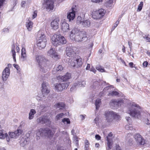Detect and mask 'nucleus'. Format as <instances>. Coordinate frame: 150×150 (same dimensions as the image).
<instances>
[{"label": "nucleus", "instance_id": "nucleus-32", "mask_svg": "<svg viewBox=\"0 0 150 150\" xmlns=\"http://www.w3.org/2000/svg\"><path fill=\"white\" fill-rule=\"evenodd\" d=\"M15 46L13 43L12 45L11 52L12 53V56L13 57V59L14 60L15 62H16V52L15 51Z\"/></svg>", "mask_w": 150, "mask_h": 150}, {"label": "nucleus", "instance_id": "nucleus-9", "mask_svg": "<svg viewBox=\"0 0 150 150\" xmlns=\"http://www.w3.org/2000/svg\"><path fill=\"white\" fill-rule=\"evenodd\" d=\"M124 101L122 99H120L119 100H111L110 105V107L112 108H117L119 106H120L123 103Z\"/></svg>", "mask_w": 150, "mask_h": 150}, {"label": "nucleus", "instance_id": "nucleus-17", "mask_svg": "<svg viewBox=\"0 0 150 150\" xmlns=\"http://www.w3.org/2000/svg\"><path fill=\"white\" fill-rule=\"evenodd\" d=\"M112 134L111 132L108 134L106 137V140L108 142V149H112L114 146L113 145H112L113 143L112 137Z\"/></svg>", "mask_w": 150, "mask_h": 150}, {"label": "nucleus", "instance_id": "nucleus-40", "mask_svg": "<svg viewBox=\"0 0 150 150\" xmlns=\"http://www.w3.org/2000/svg\"><path fill=\"white\" fill-rule=\"evenodd\" d=\"M96 69L101 72H105V69L102 68V67L100 65H97L96 67Z\"/></svg>", "mask_w": 150, "mask_h": 150}, {"label": "nucleus", "instance_id": "nucleus-59", "mask_svg": "<svg viewBox=\"0 0 150 150\" xmlns=\"http://www.w3.org/2000/svg\"><path fill=\"white\" fill-rule=\"evenodd\" d=\"M144 38L146 39L148 42H150V38L148 37L147 36L144 37Z\"/></svg>", "mask_w": 150, "mask_h": 150}, {"label": "nucleus", "instance_id": "nucleus-52", "mask_svg": "<svg viewBox=\"0 0 150 150\" xmlns=\"http://www.w3.org/2000/svg\"><path fill=\"white\" fill-rule=\"evenodd\" d=\"M103 0H92L91 1L93 2L99 3L102 1Z\"/></svg>", "mask_w": 150, "mask_h": 150}, {"label": "nucleus", "instance_id": "nucleus-51", "mask_svg": "<svg viewBox=\"0 0 150 150\" xmlns=\"http://www.w3.org/2000/svg\"><path fill=\"white\" fill-rule=\"evenodd\" d=\"M90 70L91 71H92L95 73L96 71V70L93 67H92V68L90 69Z\"/></svg>", "mask_w": 150, "mask_h": 150}, {"label": "nucleus", "instance_id": "nucleus-48", "mask_svg": "<svg viewBox=\"0 0 150 150\" xmlns=\"http://www.w3.org/2000/svg\"><path fill=\"white\" fill-rule=\"evenodd\" d=\"M113 0H108V1L107 2L106 4V6H110L113 2Z\"/></svg>", "mask_w": 150, "mask_h": 150}, {"label": "nucleus", "instance_id": "nucleus-61", "mask_svg": "<svg viewBox=\"0 0 150 150\" xmlns=\"http://www.w3.org/2000/svg\"><path fill=\"white\" fill-rule=\"evenodd\" d=\"M90 68V65L89 64H88L86 68V70H88Z\"/></svg>", "mask_w": 150, "mask_h": 150}, {"label": "nucleus", "instance_id": "nucleus-36", "mask_svg": "<svg viewBox=\"0 0 150 150\" xmlns=\"http://www.w3.org/2000/svg\"><path fill=\"white\" fill-rule=\"evenodd\" d=\"M56 106L57 108L62 109L65 107V105L63 103H59L56 104Z\"/></svg>", "mask_w": 150, "mask_h": 150}, {"label": "nucleus", "instance_id": "nucleus-10", "mask_svg": "<svg viewBox=\"0 0 150 150\" xmlns=\"http://www.w3.org/2000/svg\"><path fill=\"white\" fill-rule=\"evenodd\" d=\"M114 112L112 111H106L105 114V116L106 121L108 123H111L113 120Z\"/></svg>", "mask_w": 150, "mask_h": 150}, {"label": "nucleus", "instance_id": "nucleus-6", "mask_svg": "<svg viewBox=\"0 0 150 150\" xmlns=\"http://www.w3.org/2000/svg\"><path fill=\"white\" fill-rule=\"evenodd\" d=\"M44 1L43 5L48 11H50L53 9L54 5L52 0H44Z\"/></svg>", "mask_w": 150, "mask_h": 150}, {"label": "nucleus", "instance_id": "nucleus-2", "mask_svg": "<svg viewBox=\"0 0 150 150\" xmlns=\"http://www.w3.org/2000/svg\"><path fill=\"white\" fill-rule=\"evenodd\" d=\"M127 112L131 116L135 118H139L141 116L140 107L134 103H129L127 106Z\"/></svg>", "mask_w": 150, "mask_h": 150}, {"label": "nucleus", "instance_id": "nucleus-21", "mask_svg": "<svg viewBox=\"0 0 150 150\" xmlns=\"http://www.w3.org/2000/svg\"><path fill=\"white\" fill-rule=\"evenodd\" d=\"M48 54L49 55L52 56V58L55 60H57L59 58V56L58 55L57 53L55 52V50L52 48L48 51Z\"/></svg>", "mask_w": 150, "mask_h": 150}, {"label": "nucleus", "instance_id": "nucleus-27", "mask_svg": "<svg viewBox=\"0 0 150 150\" xmlns=\"http://www.w3.org/2000/svg\"><path fill=\"white\" fill-rule=\"evenodd\" d=\"M47 41V40L45 39L42 41L38 40L37 45L40 49L44 48L45 47Z\"/></svg>", "mask_w": 150, "mask_h": 150}, {"label": "nucleus", "instance_id": "nucleus-55", "mask_svg": "<svg viewBox=\"0 0 150 150\" xmlns=\"http://www.w3.org/2000/svg\"><path fill=\"white\" fill-rule=\"evenodd\" d=\"M148 64V62L146 61L144 62L143 64V66H144L146 67L147 66Z\"/></svg>", "mask_w": 150, "mask_h": 150}, {"label": "nucleus", "instance_id": "nucleus-25", "mask_svg": "<svg viewBox=\"0 0 150 150\" xmlns=\"http://www.w3.org/2000/svg\"><path fill=\"white\" fill-rule=\"evenodd\" d=\"M6 138V141L9 142L10 141V139L8 136V134L5 132L4 130H0V139H4Z\"/></svg>", "mask_w": 150, "mask_h": 150}, {"label": "nucleus", "instance_id": "nucleus-12", "mask_svg": "<svg viewBox=\"0 0 150 150\" xmlns=\"http://www.w3.org/2000/svg\"><path fill=\"white\" fill-rule=\"evenodd\" d=\"M69 83H57L55 84V89L57 91H61L67 88L69 86Z\"/></svg>", "mask_w": 150, "mask_h": 150}, {"label": "nucleus", "instance_id": "nucleus-31", "mask_svg": "<svg viewBox=\"0 0 150 150\" xmlns=\"http://www.w3.org/2000/svg\"><path fill=\"white\" fill-rule=\"evenodd\" d=\"M36 112L35 110L33 109H31L29 114V119H32L34 117V115L35 114Z\"/></svg>", "mask_w": 150, "mask_h": 150}, {"label": "nucleus", "instance_id": "nucleus-46", "mask_svg": "<svg viewBox=\"0 0 150 150\" xmlns=\"http://www.w3.org/2000/svg\"><path fill=\"white\" fill-rule=\"evenodd\" d=\"M125 128L127 130H132L133 129V128L132 125H126L125 127Z\"/></svg>", "mask_w": 150, "mask_h": 150}, {"label": "nucleus", "instance_id": "nucleus-60", "mask_svg": "<svg viewBox=\"0 0 150 150\" xmlns=\"http://www.w3.org/2000/svg\"><path fill=\"white\" fill-rule=\"evenodd\" d=\"M98 117H96L94 120V121L95 123H97V121L98 120Z\"/></svg>", "mask_w": 150, "mask_h": 150}, {"label": "nucleus", "instance_id": "nucleus-37", "mask_svg": "<svg viewBox=\"0 0 150 150\" xmlns=\"http://www.w3.org/2000/svg\"><path fill=\"white\" fill-rule=\"evenodd\" d=\"M101 100L100 99H97L96 100L95 105L96 110H98L100 107V104L101 103Z\"/></svg>", "mask_w": 150, "mask_h": 150}, {"label": "nucleus", "instance_id": "nucleus-58", "mask_svg": "<svg viewBox=\"0 0 150 150\" xmlns=\"http://www.w3.org/2000/svg\"><path fill=\"white\" fill-rule=\"evenodd\" d=\"M129 64L130 67L131 68L134 67L133 65H134L133 63L132 62H131L129 63Z\"/></svg>", "mask_w": 150, "mask_h": 150}, {"label": "nucleus", "instance_id": "nucleus-49", "mask_svg": "<svg viewBox=\"0 0 150 150\" xmlns=\"http://www.w3.org/2000/svg\"><path fill=\"white\" fill-rule=\"evenodd\" d=\"M37 11H35L33 13V14L32 16V18L34 19L37 16Z\"/></svg>", "mask_w": 150, "mask_h": 150}, {"label": "nucleus", "instance_id": "nucleus-34", "mask_svg": "<svg viewBox=\"0 0 150 150\" xmlns=\"http://www.w3.org/2000/svg\"><path fill=\"white\" fill-rule=\"evenodd\" d=\"M113 120H115L117 121H119L121 120L120 116L116 112H114Z\"/></svg>", "mask_w": 150, "mask_h": 150}, {"label": "nucleus", "instance_id": "nucleus-7", "mask_svg": "<svg viewBox=\"0 0 150 150\" xmlns=\"http://www.w3.org/2000/svg\"><path fill=\"white\" fill-rule=\"evenodd\" d=\"M41 92L44 96H46L50 92V87L48 83L43 82L42 86Z\"/></svg>", "mask_w": 150, "mask_h": 150}, {"label": "nucleus", "instance_id": "nucleus-54", "mask_svg": "<svg viewBox=\"0 0 150 150\" xmlns=\"http://www.w3.org/2000/svg\"><path fill=\"white\" fill-rule=\"evenodd\" d=\"M26 3V2L25 1H22L21 3V6L22 7H24L25 6V4Z\"/></svg>", "mask_w": 150, "mask_h": 150}, {"label": "nucleus", "instance_id": "nucleus-14", "mask_svg": "<svg viewBox=\"0 0 150 150\" xmlns=\"http://www.w3.org/2000/svg\"><path fill=\"white\" fill-rule=\"evenodd\" d=\"M104 10L103 9H100L93 14L92 17L97 19L101 18L104 16Z\"/></svg>", "mask_w": 150, "mask_h": 150}, {"label": "nucleus", "instance_id": "nucleus-26", "mask_svg": "<svg viewBox=\"0 0 150 150\" xmlns=\"http://www.w3.org/2000/svg\"><path fill=\"white\" fill-rule=\"evenodd\" d=\"M76 10V9L75 8H72L71 11L68 14L67 17L69 19V21L71 20H73L75 16V12Z\"/></svg>", "mask_w": 150, "mask_h": 150}, {"label": "nucleus", "instance_id": "nucleus-47", "mask_svg": "<svg viewBox=\"0 0 150 150\" xmlns=\"http://www.w3.org/2000/svg\"><path fill=\"white\" fill-rule=\"evenodd\" d=\"M85 84V82L84 81H82L81 82H78V86H79L80 87L84 86Z\"/></svg>", "mask_w": 150, "mask_h": 150}, {"label": "nucleus", "instance_id": "nucleus-19", "mask_svg": "<svg viewBox=\"0 0 150 150\" xmlns=\"http://www.w3.org/2000/svg\"><path fill=\"white\" fill-rule=\"evenodd\" d=\"M59 18H56L51 22V26L52 29L56 30L59 28Z\"/></svg>", "mask_w": 150, "mask_h": 150}, {"label": "nucleus", "instance_id": "nucleus-30", "mask_svg": "<svg viewBox=\"0 0 150 150\" xmlns=\"http://www.w3.org/2000/svg\"><path fill=\"white\" fill-rule=\"evenodd\" d=\"M59 42L58 45L65 44L67 42V41L64 37L59 35Z\"/></svg>", "mask_w": 150, "mask_h": 150}, {"label": "nucleus", "instance_id": "nucleus-41", "mask_svg": "<svg viewBox=\"0 0 150 150\" xmlns=\"http://www.w3.org/2000/svg\"><path fill=\"white\" fill-rule=\"evenodd\" d=\"M119 95V93L115 91H111L109 93L108 96H117Z\"/></svg>", "mask_w": 150, "mask_h": 150}, {"label": "nucleus", "instance_id": "nucleus-62", "mask_svg": "<svg viewBox=\"0 0 150 150\" xmlns=\"http://www.w3.org/2000/svg\"><path fill=\"white\" fill-rule=\"evenodd\" d=\"M119 21H117L115 23V24L114 25L115 27H116L119 24Z\"/></svg>", "mask_w": 150, "mask_h": 150}, {"label": "nucleus", "instance_id": "nucleus-45", "mask_svg": "<svg viewBox=\"0 0 150 150\" xmlns=\"http://www.w3.org/2000/svg\"><path fill=\"white\" fill-rule=\"evenodd\" d=\"M143 2H141L138 6V10L139 11H140L141 10L143 6Z\"/></svg>", "mask_w": 150, "mask_h": 150}, {"label": "nucleus", "instance_id": "nucleus-29", "mask_svg": "<svg viewBox=\"0 0 150 150\" xmlns=\"http://www.w3.org/2000/svg\"><path fill=\"white\" fill-rule=\"evenodd\" d=\"M48 63H46V65L44 64L39 66L40 71L44 73L46 72L47 71L48 67Z\"/></svg>", "mask_w": 150, "mask_h": 150}, {"label": "nucleus", "instance_id": "nucleus-56", "mask_svg": "<svg viewBox=\"0 0 150 150\" xmlns=\"http://www.w3.org/2000/svg\"><path fill=\"white\" fill-rule=\"evenodd\" d=\"M128 45L129 46V47L130 48V50L131 51L132 47V43L131 42H130L129 41L128 42Z\"/></svg>", "mask_w": 150, "mask_h": 150}, {"label": "nucleus", "instance_id": "nucleus-18", "mask_svg": "<svg viewBox=\"0 0 150 150\" xmlns=\"http://www.w3.org/2000/svg\"><path fill=\"white\" fill-rule=\"evenodd\" d=\"M61 28L64 33H69L70 29L69 24L65 22H63L61 24Z\"/></svg>", "mask_w": 150, "mask_h": 150}, {"label": "nucleus", "instance_id": "nucleus-50", "mask_svg": "<svg viewBox=\"0 0 150 150\" xmlns=\"http://www.w3.org/2000/svg\"><path fill=\"white\" fill-rule=\"evenodd\" d=\"M95 137L96 139L98 140H100L101 139L100 136L98 134H96L95 135Z\"/></svg>", "mask_w": 150, "mask_h": 150}, {"label": "nucleus", "instance_id": "nucleus-39", "mask_svg": "<svg viewBox=\"0 0 150 150\" xmlns=\"http://www.w3.org/2000/svg\"><path fill=\"white\" fill-rule=\"evenodd\" d=\"M46 96H44L43 94L42 95H38L36 97V98L37 100H40L44 99L45 98Z\"/></svg>", "mask_w": 150, "mask_h": 150}, {"label": "nucleus", "instance_id": "nucleus-64", "mask_svg": "<svg viewBox=\"0 0 150 150\" xmlns=\"http://www.w3.org/2000/svg\"><path fill=\"white\" fill-rule=\"evenodd\" d=\"M13 66L17 70L18 69L19 67V66L18 65L14 64H13Z\"/></svg>", "mask_w": 150, "mask_h": 150}, {"label": "nucleus", "instance_id": "nucleus-23", "mask_svg": "<svg viewBox=\"0 0 150 150\" xmlns=\"http://www.w3.org/2000/svg\"><path fill=\"white\" fill-rule=\"evenodd\" d=\"M10 74V69L6 67L3 70L2 74V78L4 81H6Z\"/></svg>", "mask_w": 150, "mask_h": 150}, {"label": "nucleus", "instance_id": "nucleus-1", "mask_svg": "<svg viewBox=\"0 0 150 150\" xmlns=\"http://www.w3.org/2000/svg\"><path fill=\"white\" fill-rule=\"evenodd\" d=\"M84 32H83L80 31L76 28L73 29L70 32V38L73 40H75L78 42L86 41L87 37L84 34Z\"/></svg>", "mask_w": 150, "mask_h": 150}, {"label": "nucleus", "instance_id": "nucleus-4", "mask_svg": "<svg viewBox=\"0 0 150 150\" xmlns=\"http://www.w3.org/2000/svg\"><path fill=\"white\" fill-rule=\"evenodd\" d=\"M70 61L71 66L74 67H79L83 63L82 59L79 56L76 55L75 57H72Z\"/></svg>", "mask_w": 150, "mask_h": 150}, {"label": "nucleus", "instance_id": "nucleus-35", "mask_svg": "<svg viewBox=\"0 0 150 150\" xmlns=\"http://www.w3.org/2000/svg\"><path fill=\"white\" fill-rule=\"evenodd\" d=\"M33 23L31 21H29L26 24V27L29 31H30L32 28Z\"/></svg>", "mask_w": 150, "mask_h": 150}, {"label": "nucleus", "instance_id": "nucleus-22", "mask_svg": "<svg viewBox=\"0 0 150 150\" xmlns=\"http://www.w3.org/2000/svg\"><path fill=\"white\" fill-rule=\"evenodd\" d=\"M64 67L62 65H55L52 70L53 74L60 73L63 70Z\"/></svg>", "mask_w": 150, "mask_h": 150}, {"label": "nucleus", "instance_id": "nucleus-33", "mask_svg": "<svg viewBox=\"0 0 150 150\" xmlns=\"http://www.w3.org/2000/svg\"><path fill=\"white\" fill-rule=\"evenodd\" d=\"M21 57L23 61L25 60L26 59L25 50L24 48H22L21 50Z\"/></svg>", "mask_w": 150, "mask_h": 150}, {"label": "nucleus", "instance_id": "nucleus-63", "mask_svg": "<svg viewBox=\"0 0 150 150\" xmlns=\"http://www.w3.org/2000/svg\"><path fill=\"white\" fill-rule=\"evenodd\" d=\"M74 139L75 140L76 142H78V139L76 136H74Z\"/></svg>", "mask_w": 150, "mask_h": 150}, {"label": "nucleus", "instance_id": "nucleus-11", "mask_svg": "<svg viewBox=\"0 0 150 150\" xmlns=\"http://www.w3.org/2000/svg\"><path fill=\"white\" fill-rule=\"evenodd\" d=\"M134 138L137 144L144 145L145 143V140L139 134L137 133L134 136Z\"/></svg>", "mask_w": 150, "mask_h": 150}, {"label": "nucleus", "instance_id": "nucleus-16", "mask_svg": "<svg viewBox=\"0 0 150 150\" xmlns=\"http://www.w3.org/2000/svg\"><path fill=\"white\" fill-rule=\"evenodd\" d=\"M36 59L38 63L39 66L44 64L46 65V63H49V61L43 56H40L36 57Z\"/></svg>", "mask_w": 150, "mask_h": 150}, {"label": "nucleus", "instance_id": "nucleus-3", "mask_svg": "<svg viewBox=\"0 0 150 150\" xmlns=\"http://www.w3.org/2000/svg\"><path fill=\"white\" fill-rule=\"evenodd\" d=\"M36 133L37 139H40V137L46 136L50 137H52L54 133L48 128H40L37 131Z\"/></svg>", "mask_w": 150, "mask_h": 150}, {"label": "nucleus", "instance_id": "nucleus-38", "mask_svg": "<svg viewBox=\"0 0 150 150\" xmlns=\"http://www.w3.org/2000/svg\"><path fill=\"white\" fill-rule=\"evenodd\" d=\"M28 143V142L27 139H22L21 141V146L23 147Z\"/></svg>", "mask_w": 150, "mask_h": 150}, {"label": "nucleus", "instance_id": "nucleus-43", "mask_svg": "<svg viewBox=\"0 0 150 150\" xmlns=\"http://www.w3.org/2000/svg\"><path fill=\"white\" fill-rule=\"evenodd\" d=\"M64 114L63 113H61L57 115L56 117V119L57 120H59L64 115Z\"/></svg>", "mask_w": 150, "mask_h": 150}, {"label": "nucleus", "instance_id": "nucleus-42", "mask_svg": "<svg viewBox=\"0 0 150 150\" xmlns=\"http://www.w3.org/2000/svg\"><path fill=\"white\" fill-rule=\"evenodd\" d=\"M62 122L64 124L67 123V124H69L70 123V121L69 118H64L62 120Z\"/></svg>", "mask_w": 150, "mask_h": 150}, {"label": "nucleus", "instance_id": "nucleus-28", "mask_svg": "<svg viewBox=\"0 0 150 150\" xmlns=\"http://www.w3.org/2000/svg\"><path fill=\"white\" fill-rule=\"evenodd\" d=\"M38 40L42 41L44 40V39L47 40L46 38L44 33L41 31H39L38 34Z\"/></svg>", "mask_w": 150, "mask_h": 150}, {"label": "nucleus", "instance_id": "nucleus-20", "mask_svg": "<svg viewBox=\"0 0 150 150\" xmlns=\"http://www.w3.org/2000/svg\"><path fill=\"white\" fill-rule=\"evenodd\" d=\"M37 121L38 123H40L42 124L47 123L49 124L51 122L50 121L47 117L44 116L38 118L37 120Z\"/></svg>", "mask_w": 150, "mask_h": 150}, {"label": "nucleus", "instance_id": "nucleus-53", "mask_svg": "<svg viewBox=\"0 0 150 150\" xmlns=\"http://www.w3.org/2000/svg\"><path fill=\"white\" fill-rule=\"evenodd\" d=\"M115 146V147L116 150H122L119 146L117 145H116Z\"/></svg>", "mask_w": 150, "mask_h": 150}, {"label": "nucleus", "instance_id": "nucleus-15", "mask_svg": "<svg viewBox=\"0 0 150 150\" xmlns=\"http://www.w3.org/2000/svg\"><path fill=\"white\" fill-rule=\"evenodd\" d=\"M71 78V74L70 73H67L66 74L63 76H59L57 77V79L61 82H65L67 81Z\"/></svg>", "mask_w": 150, "mask_h": 150}, {"label": "nucleus", "instance_id": "nucleus-13", "mask_svg": "<svg viewBox=\"0 0 150 150\" xmlns=\"http://www.w3.org/2000/svg\"><path fill=\"white\" fill-rule=\"evenodd\" d=\"M22 129H18L14 132H9L8 133V136L10 138L16 139L22 133Z\"/></svg>", "mask_w": 150, "mask_h": 150}, {"label": "nucleus", "instance_id": "nucleus-57", "mask_svg": "<svg viewBox=\"0 0 150 150\" xmlns=\"http://www.w3.org/2000/svg\"><path fill=\"white\" fill-rule=\"evenodd\" d=\"M132 140L131 139H130L129 140L128 143L129 144V145H131L132 144Z\"/></svg>", "mask_w": 150, "mask_h": 150}, {"label": "nucleus", "instance_id": "nucleus-24", "mask_svg": "<svg viewBox=\"0 0 150 150\" xmlns=\"http://www.w3.org/2000/svg\"><path fill=\"white\" fill-rule=\"evenodd\" d=\"M59 35L55 34L53 35L51 38L52 44L54 46H57L58 45Z\"/></svg>", "mask_w": 150, "mask_h": 150}, {"label": "nucleus", "instance_id": "nucleus-44", "mask_svg": "<svg viewBox=\"0 0 150 150\" xmlns=\"http://www.w3.org/2000/svg\"><path fill=\"white\" fill-rule=\"evenodd\" d=\"M85 150H87V148L89 146V143L88 141L87 140H86L85 141Z\"/></svg>", "mask_w": 150, "mask_h": 150}, {"label": "nucleus", "instance_id": "nucleus-5", "mask_svg": "<svg viewBox=\"0 0 150 150\" xmlns=\"http://www.w3.org/2000/svg\"><path fill=\"white\" fill-rule=\"evenodd\" d=\"M77 19L76 23L86 28L88 27L90 25L91 22L88 20L82 18L80 16H78Z\"/></svg>", "mask_w": 150, "mask_h": 150}, {"label": "nucleus", "instance_id": "nucleus-8", "mask_svg": "<svg viewBox=\"0 0 150 150\" xmlns=\"http://www.w3.org/2000/svg\"><path fill=\"white\" fill-rule=\"evenodd\" d=\"M75 49V47L72 46H68L66 48V54L68 56L71 57V59L76 56V54L74 51Z\"/></svg>", "mask_w": 150, "mask_h": 150}]
</instances>
